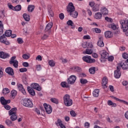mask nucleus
<instances>
[{
	"mask_svg": "<svg viewBox=\"0 0 128 128\" xmlns=\"http://www.w3.org/2000/svg\"><path fill=\"white\" fill-rule=\"evenodd\" d=\"M4 34L5 36H12V30H6Z\"/></svg>",
	"mask_w": 128,
	"mask_h": 128,
	"instance_id": "33",
	"label": "nucleus"
},
{
	"mask_svg": "<svg viewBox=\"0 0 128 128\" xmlns=\"http://www.w3.org/2000/svg\"><path fill=\"white\" fill-rule=\"evenodd\" d=\"M72 70H74V72H80L82 70V68L78 66H74L72 68Z\"/></svg>",
	"mask_w": 128,
	"mask_h": 128,
	"instance_id": "38",
	"label": "nucleus"
},
{
	"mask_svg": "<svg viewBox=\"0 0 128 128\" xmlns=\"http://www.w3.org/2000/svg\"><path fill=\"white\" fill-rule=\"evenodd\" d=\"M64 103L66 106H70L72 104V100L70 99V96L68 94H65L63 97Z\"/></svg>",
	"mask_w": 128,
	"mask_h": 128,
	"instance_id": "1",
	"label": "nucleus"
},
{
	"mask_svg": "<svg viewBox=\"0 0 128 128\" xmlns=\"http://www.w3.org/2000/svg\"><path fill=\"white\" fill-rule=\"evenodd\" d=\"M82 60L86 62L88 64H92L96 62V60L92 59V57L90 56H85L82 58Z\"/></svg>",
	"mask_w": 128,
	"mask_h": 128,
	"instance_id": "5",
	"label": "nucleus"
},
{
	"mask_svg": "<svg viewBox=\"0 0 128 128\" xmlns=\"http://www.w3.org/2000/svg\"><path fill=\"white\" fill-rule=\"evenodd\" d=\"M6 38L4 34H3L2 36H0V42L4 44L8 45L10 44V42L6 41V40H4Z\"/></svg>",
	"mask_w": 128,
	"mask_h": 128,
	"instance_id": "15",
	"label": "nucleus"
},
{
	"mask_svg": "<svg viewBox=\"0 0 128 128\" xmlns=\"http://www.w3.org/2000/svg\"><path fill=\"white\" fill-rule=\"evenodd\" d=\"M22 82L26 86L28 84V78H26V76H24L22 78Z\"/></svg>",
	"mask_w": 128,
	"mask_h": 128,
	"instance_id": "44",
	"label": "nucleus"
},
{
	"mask_svg": "<svg viewBox=\"0 0 128 128\" xmlns=\"http://www.w3.org/2000/svg\"><path fill=\"white\" fill-rule=\"evenodd\" d=\"M102 14L100 12L96 13L94 15V18L96 20H100V19L102 18Z\"/></svg>",
	"mask_w": 128,
	"mask_h": 128,
	"instance_id": "29",
	"label": "nucleus"
},
{
	"mask_svg": "<svg viewBox=\"0 0 128 128\" xmlns=\"http://www.w3.org/2000/svg\"><path fill=\"white\" fill-rule=\"evenodd\" d=\"M84 54H92V50L86 49V50L84 51Z\"/></svg>",
	"mask_w": 128,
	"mask_h": 128,
	"instance_id": "34",
	"label": "nucleus"
},
{
	"mask_svg": "<svg viewBox=\"0 0 128 128\" xmlns=\"http://www.w3.org/2000/svg\"><path fill=\"white\" fill-rule=\"evenodd\" d=\"M104 34L106 38H112V32L110 31H106L104 32Z\"/></svg>",
	"mask_w": 128,
	"mask_h": 128,
	"instance_id": "22",
	"label": "nucleus"
},
{
	"mask_svg": "<svg viewBox=\"0 0 128 128\" xmlns=\"http://www.w3.org/2000/svg\"><path fill=\"white\" fill-rule=\"evenodd\" d=\"M90 126V124L88 122H86L84 124V128H88Z\"/></svg>",
	"mask_w": 128,
	"mask_h": 128,
	"instance_id": "64",
	"label": "nucleus"
},
{
	"mask_svg": "<svg viewBox=\"0 0 128 128\" xmlns=\"http://www.w3.org/2000/svg\"><path fill=\"white\" fill-rule=\"evenodd\" d=\"M2 94H10V90L8 88H5L3 89Z\"/></svg>",
	"mask_w": 128,
	"mask_h": 128,
	"instance_id": "42",
	"label": "nucleus"
},
{
	"mask_svg": "<svg viewBox=\"0 0 128 128\" xmlns=\"http://www.w3.org/2000/svg\"><path fill=\"white\" fill-rule=\"evenodd\" d=\"M18 86L20 92H21L23 94L26 95V90H24V88L22 84H18Z\"/></svg>",
	"mask_w": 128,
	"mask_h": 128,
	"instance_id": "21",
	"label": "nucleus"
},
{
	"mask_svg": "<svg viewBox=\"0 0 128 128\" xmlns=\"http://www.w3.org/2000/svg\"><path fill=\"white\" fill-rule=\"evenodd\" d=\"M44 106L45 108L46 112H47L48 114H52V106H50V105L48 104L45 103L44 104Z\"/></svg>",
	"mask_w": 128,
	"mask_h": 128,
	"instance_id": "8",
	"label": "nucleus"
},
{
	"mask_svg": "<svg viewBox=\"0 0 128 128\" xmlns=\"http://www.w3.org/2000/svg\"><path fill=\"white\" fill-rule=\"evenodd\" d=\"M107 58L108 62H112V60H114V56H110L108 57Z\"/></svg>",
	"mask_w": 128,
	"mask_h": 128,
	"instance_id": "60",
	"label": "nucleus"
},
{
	"mask_svg": "<svg viewBox=\"0 0 128 128\" xmlns=\"http://www.w3.org/2000/svg\"><path fill=\"white\" fill-rule=\"evenodd\" d=\"M122 76V73L120 72V68L119 66H116V70H114V76L116 78H120Z\"/></svg>",
	"mask_w": 128,
	"mask_h": 128,
	"instance_id": "6",
	"label": "nucleus"
},
{
	"mask_svg": "<svg viewBox=\"0 0 128 128\" xmlns=\"http://www.w3.org/2000/svg\"><path fill=\"white\" fill-rule=\"evenodd\" d=\"M70 114L73 118H76V112L73 110H72L70 112Z\"/></svg>",
	"mask_w": 128,
	"mask_h": 128,
	"instance_id": "49",
	"label": "nucleus"
},
{
	"mask_svg": "<svg viewBox=\"0 0 128 128\" xmlns=\"http://www.w3.org/2000/svg\"><path fill=\"white\" fill-rule=\"evenodd\" d=\"M49 65L50 66H54L56 64L54 63V62L53 61V60H50L48 62Z\"/></svg>",
	"mask_w": 128,
	"mask_h": 128,
	"instance_id": "48",
	"label": "nucleus"
},
{
	"mask_svg": "<svg viewBox=\"0 0 128 128\" xmlns=\"http://www.w3.org/2000/svg\"><path fill=\"white\" fill-rule=\"evenodd\" d=\"M70 16H72V18H78V12L74 10L72 12H71L70 13H69Z\"/></svg>",
	"mask_w": 128,
	"mask_h": 128,
	"instance_id": "24",
	"label": "nucleus"
},
{
	"mask_svg": "<svg viewBox=\"0 0 128 128\" xmlns=\"http://www.w3.org/2000/svg\"><path fill=\"white\" fill-rule=\"evenodd\" d=\"M67 24L68 26H72V28H74V22L72 20H68L67 22Z\"/></svg>",
	"mask_w": 128,
	"mask_h": 128,
	"instance_id": "41",
	"label": "nucleus"
},
{
	"mask_svg": "<svg viewBox=\"0 0 128 128\" xmlns=\"http://www.w3.org/2000/svg\"><path fill=\"white\" fill-rule=\"evenodd\" d=\"M50 100L52 102H54V104H58V100L56 98H52L50 99Z\"/></svg>",
	"mask_w": 128,
	"mask_h": 128,
	"instance_id": "45",
	"label": "nucleus"
},
{
	"mask_svg": "<svg viewBox=\"0 0 128 128\" xmlns=\"http://www.w3.org/2000/svg\"><path fill=\"white\" fill-rule=\"evenodd\" d=\"M50 31L46 32V33L43 34V35L42 36L41 38L43 40H48V36H50Z\"/></svg>",
	"mask_w": 128,
	"mask_h": 128,
	"instance_id": "19",
	"label": "nucleus"
},
{
	"mask_svg": "<svg viewBox=\"0 0 128 128\" xmlns=\"http://www.w3.org/2000/svg\"><path fill=\"white\" fill-rule=\"evenodd\" d=\"M36 60H40V62H42V56H40V55H38L36 58Z\"/></svg>",
	"mask_w": 128,
	"mask_h": 128,
	"instance_id": "62",
	"label": "nucleus"
},
{
	"mask_svg": "<svg viewBox=\"0 0 128 128\" xmlns=\"http://www.w3.org/2000/svg\"><path fill=\"white\" fill-rule=\"evenodd\" d=\"M122 56L124 58L125 60H126V58H128V54L126 53H124L122 54Z\"/></svg>",
	"mask_w": 128,
	"mask_h": 128,
	"instance_id": "57",
	"label": "nucleus"
},
{
	"mask_svg": "<svg viewBox=\"0 0 128 128\" xmlns=\"http://www.w3.org/2000/svg\"><path fill=\"white\" fill-rule=\"evenodd\" d=\"M113 100H117V102H122V104H126V106H128V102H126V101H124V100H122L120 99H119L118 98H117L116 97L112 96H111Z\"/></svg>",
	"mask_w": 128,
	"mask_h": 128,
	"instance_id": "20",
	"label": "nucleus"
},
{
	"mask_svg": "<svg viewBox=\"0 0 128 128\" xmlns=\"http://www.w3.org/2000/svg\"><path fill=\"white\" fill-rule=\"evenodd\" d=\"M6 72L10 76H14V70L10 67L7 68L6 69Z\"/></svg>",
	"mask_w": 128,
	"mask_h": 128,
	"instance_id": "17",
	"label": "nucleus"
},
{
	"mask_svg": "<svg viewBox=\"0 0 128 128\" xmlns=\"http://www.w3.org/2000/svg\"><path fill=\"white\" fill-rule=\"evenodd\" d=\"M20 10H22V6L20 4L14 7V10H16V12H19Z\"/></svg>",
	"mask_w": 128,
	"mask_h": 128,
	"instance_id": "39",
	"label": "nucleus"
},
{
	"mask_svg": "<svg viewBox=\"0 0 128 128\" xmlns=\"http://www.w3.org/2000/svg\"><path fill=\"white\" fill-rule=\"evenodd\" d=\"M76 80V77L75 76H71L68 79V83L69 84H74Z\"/></svg>",
	"mask_w": 128,
	"mask_h": 128,
	"instance_id": "9",
	"label": "nucleus"
},
{
	"mask_svg": "<svg viewBox=\"0 0 128 128\" xmlns=\"http://www.w3.org/2000/svg\"><path fill=\"white\" fill-rule=\"evenodd\" d=\"M22 58H24V60H28V58H30V56L26 54H24Z\"/></svg>",
	"mask_w": 128,
	"mask_h": 128,
	"instance_id": "55",
	"label": "nucleus"
},
{
	"mask_svg": "<svg viewBox=\"0 0 128 128\" xmlns=\"http://www.w3.org/2000/svg\"><path fill=\"white\" fill-rule=\"evenodd\" d=\"M80 82L82 84H84L88 83V80H86V79L81 78L80 79Z\"/></svg>",
	"mask_w": 128,
	"mask_h": 128,
	"instance_id": "46",
	"label": "nucleus"
},
{
	"mask_svg": "<svg viewBox=\"0 0 128 128\" xmlns=\"http://www.w3.org/2000/svg\"><path fill=\"white\" fill-rule=\"evenodd\" d=\"M107 84H108V78H106V77L103 78L102 80V86L103 88H106Z\"/></svg>",
	"mask_w": 128,
	"mask_h": 128,
	"instance_id": "16",
	"label": "nucleus"
},
{
	"mask_svg": "<svg viewBox=\"0 0 128 128\" xmlns=\"http://www.w3.org/2000/svg\"><path fill=\"white\" fill-rule=\"evenodd\" d=\"M109 28H112V30H116V26L114 24H112L109 25Z\"/></svg>",
	"mask_w": 128,
	"mask_h": 128,
	"instance_id": "47",
	"label": "nucleus"
},
{
	"mask_svg": "<svg viewBox=\"0 0 128 128\" xmlns=\"http://www.w3.org/2000/svg\"><path fill=\"white\" fill-rule=\"evenodd\" d=\"M17 94H18V92L15 90H12L11 92L12 96V98H14V97L16 96Z\"/></svg>",
	"mask_w": 128,
	"mask_h": 128,
	"instance_id": "50",
	"label": "nucleus"
},
{
	"mask_svg": "<svg viewBox=\"0 0 128 128\" xmlns=\"http://www.w3.org/2000/svg\"><path fill=\"white\" fill-rule=\"evenodd\" d=\"M16 58V56H12L10 60V64H12L14 68H18V62Z\"/></svg>",
	"mask_w": 128,
	"mask_h": 128,
	"instance_id": "4",
	"label": "nucleus"
},
{
	"mask_svg": "<svg viewBox=\"0 0 128 128\" xmlns=\"http://www.w3.org/2000/svg\"><path fill=\"white\" fill-rule=\"evenodd\" d=\"M0 102L3 106H6V104H10V100H6L4 97L2 96L0 98Z\"/></svg>",
	"mask_w": 128,
	"mask_h": 128,
	"instance_id": "11",
	"label": "nucleus"
},
{
	"mask_svg": "<svg viewBox=\"0 0 128 128\" xmlns=\"http://www.w3.org/2000/svg\"><path fill=\"white\" fill-rule=\"evenodd\" d=\"M60 86H62V88H70V86H68V83L65 82H62L60 84Z\"/></svg>",
	"mask_w": 128,
	"mask_h": 128,
	"instance_id": "32",
	"label": "nucleus"
},
{
	"mask_svg": "<svg viewBox=\"0 0 128 128\" xmlns=\"http://www.w3.org/2000/svg\"><path fill=\"white\" fill-rule=\"evenodd\" d=\"M20 72H28V69L26 68H21L20 69Z\"/></svg>",
	"mask_w": 128,
	"mask_h": 128,
	"instance_id": "54",
	"label": "nucleus"
},
{
	"mask_svg": "<svg viewBox=\"0 0 128 128\" xmlns=\"http://www.w3.org/2000/svg\"><path fill=\"white\" fill-rule=\"evenodd\" d=\"M108 106H112V108H116V104L113 102L112 100H108L107 102Z\"/></svg>",
	"mask_w": 128,
	"mask_h": 128,
	"instance_id": "27",
	"label": "nucleus"
},
{
	"mask_svg": "<svg viewBox=\"0 0 128 128\" xmlns=\"http://www.w3.org/2000/svg\"><path fill=\"white\" fill-rule=\"evenodd\" d=\"M22 16H23L24 20H26V22H30V18L29 15H28V14H23Z\"/></svg>",
	"mask_w": 128,
	"mask_h": 128,
	"instance_id": "31",
	"label": "nucleus"
},
{
	"mask_svg": "<svg viewBox=\"0 0 128 128\" xmlns=\"http://www.w3.org/2000/svg\"><path fill=\"white\" fill-rule=\"evenodd\" d=\"M27 90L30 96H36V92H34V88H32L30 86H28L27 88Z\"/></svg>",
	"mask_w": 128,
	"mask_h": 128,
	"instance_id": "18",
	"label": "nucleus"
},
{
	"mask_svg": "<svg viewBox=\"0 0 128 128\" xmlns=\"http://www.w3.org/2000/svg\"><path fill=\"white\" fill-rule=\"evenodd\" d=\"M100 12L103 16H106L108 14V10L106 8H102L100 10Z\"/></svg>",
	"mask_w": 128,
	"mask_h": 128,
	"instance_id": "25",
	"label": "nucleus"
},
{
	"mask_svg": "<svg viewBox=\"0 0 128 128\" xmlns=\"http://www.w3.org/2000/svg\"><path fill=\"white\" fill-rule=\"evenodd\" d=\"M74 10H76V8H74V4L72 2L69 3L67 6V12L68 14H69L70 12H74Z\"/></svg>",
	"mask_w": 128,
	"mask_h": 128,
	"instance_id": "7",
	"label": "nucleus"
},
{
	"mask_svg": "<svg viewBox=\"0 0 128 128\" xmlns=\"http://www.w3.org/2000/svg\"><path fill=\"white\" fill-rule=\"evenodd\" d=\"M100 94V90L96 89L93 92V96L94 98H98Z\"/></svg>",
	"mask_w": 128,
	"mask_h": 128,
	"instance_id": "28",
	"label": "nucleus"
},
{
	"mask_svg": "<svg viewBox=\"0 0 128 128\" xmlns=\"http://www.w3.org/2000/svg\"><path fill=\"white\" fill-rule=\"evenodd\" d=\"M5 122H6V124H7V126H12V122L10 120H6L5 121Z\"/></svg>",
	"mask_w": 128,
	"mask_h": 128,
	"instance_id": "43",
	"label": "nucleus"
},
{
	"mask_svg": "<svg viewBox=\"0 0 128 128\" xmlns=\"http://www.w3.org/2000/svg\"><path fill=\"white\" fill-rule=\"evenodd\" d=\"M100 54L102 58H105L106 60L108 58V52H106V50H103L102 51L100 52Z\"/></svg>",
	"mask_w": 128,
	"mask_h": 128,
	"instance_id": "10",
	"label": "nucleus"
},
{
	"mask_svg": "<svg viewBox=\"0 0 128 128\" xmlns=\"http://www.w3.org/2000/svg\"><path fill=\"white\" fill-rule=\"evenodd\" d=\"M82 46L84 48H88V42H84L82 43Z\"/></svg>",
	"mask_w": 128,
	"mask_h": 128,
	"instance_id": "58",
	"label": "nucleus"
},
{
	"mask_svg": "<svg viewBox=\"0 0 128 128\" xmlns=\"http://www.w3.org/2000/svg\"><path fill=\"white\" fill-rule=\"evenodd\" d=\"M121 28H122L123 32H126L128 30V20H121L120 21Z\"/></svg>",
	"mask_w": 128,
	"mask_h": 128,
	"instance_id": "2",
	"label": "nucleus"
},
{
	"mask_svg": "<svg viewBox=\"0 0 128 128\" xmlns=\"http://www.w3.org/2000/svg\"><path fill=\"white\" fill-rule=\"evenodd\" d=\"M118 66L119 68H122V70H128V64L126 62H125L124 63L121 62L118 64V66Z\"/></svg>",
	"mask_w": 128,
	"mask_h": 128,
	"instance_id": "12",
	"label": "nucleus"
},
{
	"mask_svg": "<svg viewBox=\"0 0 128 128\" xmlns=\"http://www.w3.org/2000/svg\"><path fill=\"white\" fill-rule=\"evenodd\" d=\"M89 72L91 74H96V68L95 67H91L89 69Z\"/></svg>",
	"mask_w": 128,
	"mask_h": 128,
	"instance_id": "36",
	"label": "nucleus"
},
{
	"mask_svg": "<svg viewBox=\"0 0 128 128\" xmlns=\"http://www.w3.org/2000/svg\"><path fill=\"white\" fill-rule=\"evenodd\" d=\"M83 38L84 40H90V36L88 35L84 36Z\"/></svg>",
	"mask_w": 128,
	"mask_h": 128,
	"instance_id": "61",
	"label": "nucleus"
},
{
	"mask_svg": "<svg viewBox=\"0 0 128 128\" xmlns=\"http://www.w3.org/2000/svg\"><path fill=\"white\" fill-rule=\"evenodd\" d=\"M100 4L95 5L92 8L93 12H98L100 10Z\"/></svg>",
	"mask_w": 128,
	"mask_h": 128,
	"instance_id": "30",
	"label": "nucleus"
},
{
	"mask_svg": "<svg viewBox=\"0 0 128 128\" xmlns=\"http://www.w3.org/2000/svg\"><path fill=\"white\" fill-rule=\"evenodd\" d=\"M87 44L88 48H94V45L92 44V42H87Z\"/></svg>",
	"mask_w": 128,
	"mask_h": 128,
	"instance_id": "52",
	"label": "nucleus"
},
{
	"mask_svg": "<svg viewBox=\"0 0 128 128\" xmlns=\"http://www.w3.org/2000/svg\"><path fill=\"white\" fill-rule=\"evenodd\" d=\"M22 66H24L25 68H28L30 66V64H28L27 62H24L22 63Z\"/></svg>",
	"mask_w": 128,
	"mask_h": 128,
	"instance_id": "63",
	"label": "nucleus"
},
{
	"mask_svg": "<svg viewBox=\"0 0 128 128\" xmlns=\"http://www.w3.org/2000/svg\"><path fill=\"white\" fill-rule=\"evenodd\" d=\"M22 104L26 108H32L34 106V104H32V100L28 98L23 100Z\"/></svg>",
	"mask_w": 128,
	"mask_h": 128,
	"instance_id": "3",
	"label": "nucleus"
},
{
	"mask_svg": "<svg viewBox=\"0 0 128 128\" xmlns=\"http://www.w3.org/2000/svg\"><path fill=\"white\" fill-rule=\"evenodd\" d=\"M10 57V55L4 52H0V58H8Z\"/></svg>",
	"mask_w": 128,
	"mask_h": 128,
	"instance_id": "23",
	"label": "nucleus"
},
{
	"mask_svg": "<svg viewBox=\"0 0 128 128\" xmlns=\"http://www.w3.org/2000/svg\"><path fill=\"white\" fill-rule=\"evenodd\" d=\"M31 88H34V90H36L38 92H40V85L36 83H32L31 85Z\"/></svg>",
	"mask_w": 128,
	"mask_h": 128,
	"instance_id": "14",
	"label": "nucleus"
},
{
	"mask_svg": "<svg viewBox=\"0 0 128 128\" xmlns=\"http://www.w3.org/2000/svg\"><path fill=\"white\" fill-rule=\"evenodd\" d=\"M34 10V5H29L28 8V12H32Z\"/></svg>",
	"mask_w": 128,
	"mask_h": 128,
	"instance_id": "35",
	"label": "nucleus"
},
{
	"mask_svg": "<svg viewBox=\"0 0 128 128\" xmlns=\"http://www.w3.org/2000/svg\"><path fill=\"white\" fill-rule=\"evenodd\" d=\"M18 118V116H16V114H15L14 115H11L10 116V120H12V122H14V120H16Z\"/></svg>",
	"mask_w": 128,
	"mask_h": 128,
	"instance_id": "40",
	"label": "nucleus"
},
{
	"mask_svg": "<svg viewBox=\"0 0 128 128\" xmlns=\"http://www.w3.org/2000/svg\"><path fill=\"white\" fill-rule=\"evenodd\" d=\"M18 44H24V41L22 40V38H18Z\"/></svg>",
	"mask_w": 128,
	"mask_h": 128,
	"instance_id": "56",
	"label": "nucleus"
},
{
	"mask_svg": "<svg viewBox=\"0 0 128 128\" xmlns=\"http://www.w3.org/2000/svg\"><path fill=\"white\" fill-rule=\"evenodd\" d=\"M105 20L108 22H112V18H110L108 17H106Z\"/></svg>",
	"mask_w": 128,
	"mask_h": 128,
	"instance_id": "53",
	"label": "nucleus"
},
{
	"mask_svg": "<svg viewBox=\"0 0 128 128\" xmlns=\"http://www.w3.org/2000/svg\"><path fill=\"white\" fill-rule=\"evenodd\" d=\"M8 6L10 10H14V6H12V5L10 4H8Z\"/></svg>",
	"mask_w": 128,
	"mask_h": 128,
	"instance_id": "59",
	"label": "nucleus"
},
{
	"mask_svg": "<svg viewBox=\"0 0 128 128\" xmlns=\"http://www.w3.org/2000/svg\"><path fill=\"white\" fill-rule=\"evenodd\" d=\"M123 86H126V90H128V81H124L122 82Z\"/></svg>",
	"mask_w": 128,
	"mask_h": 128,
	"instance_id": "51",
	"label": "nucleus"
},
{
	"mask_svg": "<svg viewBox=\"0 0 128 128\" xmlns=\"http://www.w3.org/2000/svg\"><path fill=\"white\" fill-rule=\"evenodd\" d=\"M55 124L57 126H62L64 125V124H62V120H60V119H58L57 122H56Z\"/></svg>",
	"mask_w": 128,
	"mask_h": 128,
	"instance_id": "37",
	"label": "nucleus"
},
{
	"mask_svg": "<svg viewBox=\"0 0 128 128\" xmlns=\"http://www.w3.org/2000/svg\"><path fill=\"white\" fill-rule=\"evenodd\" d=\"M104 38L102 36H100L99 38V40L98 42V46L102 48L104 46Z\"/></svg>",
	"mask_w": 128,
	"mask_h": 128,
	"instance_id": "13",
	"label": "nucleus"
},
{
	"mask_svg": "<svg viewBox=\"0 0 128 128\" xmlns=\"http://www.w3.org/2000/svg\"><path fill=\"white\" fill-rule=\"evenodd\" d=\"M53 24L52 22H49L46 26L45 28V32H49L50 30L52 28V27Z\"/></svg>",
	"mask_w": 128,
	"mask_h": 128,
	"instance_id": "26",
	"label": "nucleus"
}]
</instances>
